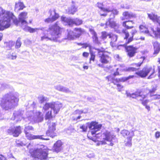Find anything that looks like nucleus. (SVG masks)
<instances>
[{
	"mask_svg": "<svg viewBox=\"0 0 160 160\" xmlns=\"http://www.w3.org/2000/svg\"><path fill=\"white\" fill-rule=\"evenodd\" d=\"M74 31L75 32L73 33V37L76 38H79L85 32L84 30L81 28H75Z\"/></svg>",
	"mask_w": 160,
	"mask_h": 160,
	"instance_id": "nucleus-23",
	"label": "nucleus"
},
{
	"mask_svg": "<svg viewBox=\"0 0 160 160\" xmlns=\"http://www.w3.org/2000/svg\"><path fill=\"white\" fill-rule=\"evenodd\" d=\"M106 79L108 82H111L113 84H115L116 82L120 81V79H119V78H115L111 75L107 76L106 77Z\"/></svg>",
	"mask_w": 160,
	"mask_h": 160,
	"instance_id": "nucleus-29",
	"label": "nucleus"
},
{
	"mask_svg": "<svg viewBox=\"0 0 160 160\" xmlns=\"http://www.w3.org/2000/svg\"><path fill=\"white\" fill-rule=\"evenodd\" d=\"M131 23L132 24H134V22L132 20H127L123 22L122 23V26L126 28V29H129L133 28L134 26L131 25Z\"/></svg>",
	"mask_w": 160,
	"mask_h": 160,
	"instance_id": "nucleus-24",
	"label": "nucleus"
},
{
	"mask_svg": "<svg viewBox=\"0 0 160 160\" xmlns=\"http://www.w3.org/2000/svg\"><path fill=\"white\" fill-rule=\"evenodd\" d=\"M157 90L156 87H153L149 91V93L152 96V94L154 93Z\"/></svg>",
	"mask_w": 160,
	"mask_h": 160,
	"instance_id": "nucleus-47",
	"label": "nucleus"
},
{
	"mask_svg": "<svg viewBox=\"0 0 160 160\" xmlns=\"http://www.w3.org/2000/svg\"><path fill=\"white\" fill-rule=\"evenodd\" d=\"M139 29L140 32L141 33L144 34H150V32L148 27L145 23L140 25L139 27Z\"/></svg>",
	"mask_w": 160,
	"mask_h": 160,
	"instance_id": "nucleus-25",
	"label": "nucleus"
},
{
	"mask_svg": "<svg viewBox=\"0 0 160 160\" xmlns=\"http://www.w3.org/2000/svg\"><path fill=\"white\" fill-rule=\"evenodd\" d=\"M59 14L58 13L55 12L54 15L51 17L52 21L53 22L57 20L59 18Z\"/></svg>",
	"mask_w": 160,
	"mask_h": 160,
	"instance_id": "nucleus-40",
	"label": "nucleus"
},
{
	"mask_svg": "<svg viewBox=\"0 0 160 160\" xmlns=\"http://www.w3.org/2000/svg\"><path fill=\"white\" fill-rule=\"evenodd\" d=\"M19 101L18 97L15 95L11 96V106L12 107H14L18 105Z\"/></svg>",
	"mask_w": 160,
	"mask_h": 160,
	"instance_id": "nucleus-26",
	"label": "nucleus"
},
{
	"mask_svg": "<svg viewBox=\"0 0 160 160\" xmlns=\"http://www.w3.org/2000/svg\"><path fill=\"white\" fill-rule=\"evenodd\" d=\"M89 53L87 52H83L82 55V56L85 58H87L89 56Z\"/></svg>",
	"mask_w": 160,
	"mask_h": 160,
	"instance_id": "nucleus-52",
	"label": "nucleus"
},
{
	"mask_svg": "<svg viewBox=\"0 0 160 160\" xmlns=\"http://www.w3.org/2000/svg\"><path fill=\"white\" fill-rule=\"evenodd\" d=\"M122 33L124 35L123 38L126 40V41L129 38V32L126 29H123L122 30Z\"/></svg>",
	"mask_w": 160,
	"mask_h": 160,
	"instance_id": "nucleus-35",
	"label": "nucleus"
},
{
	"mask_svg": "<svg viewBox=\"0 0 160 160\" xmlns=\"http://www.w3.org/2000/svg\"><path fill=\"white\" fill-rule=\"evenodd\" d=\"M108 37L110 39V45L113 48L116 47L117 45L115 42L118 40V35L112 32H110L109 33Z\"/></svg>",
	"mask_w": 160,
	"mask_h": 160,
	"instance_id": "nucleus-21",
	"label": "nucleus"
},
{
	"mask_svg": "<svg viewBox=\"0 0 160 160\" xmlns=\"http://www.w3.org/2000/svg\"><path fill=\"white\" fill-rule=\"evenodd\" d=\"M98 7L100 9L99 12L100 15L101 16L106 17L107 15V13L111 12L112 14L114 15H117L118 12L116 9L111 10L109 8H105L103 7V4L101 3H97Z\"/></svg>",
	"mask_w": 160,
	"mask_h": 160,
	"instance_id": "nucleus-11",
	"label": "nucleus"
},
{
	"mask_svg": "<svg viewBox=\"0 0 160 160\" xmlns=\"http://www.w3.org/2000/svg\"><path fill=\"white\" fill-rule=\"evenodd\" d=\"M61 107V105L55 102L46 103L43 107V109L44 111H47L49 108H51L54 111L55 114H58Z\"/></svg>",
	"mask_w": 160,
	"mask_h": 160,
	"instance_id": "nucleus-12",
	"label": "nucleus"
},
{
	"mask_svg": "<svg viewBox=\"0 0 160 160\" xmlns=\"http://www.w3.org/2000/svg\"><path fill=\"white\" fill-rule=\"evenodd\" d=\"M80 128L82 129V132H86L87 130V127L86 125L83 124L81 126Z\"/></svg>",
	"mask_w": 160,
	"mask_h": 160,
	"instance_id": "nucleus-45",
	"label": "nucleus"
},
{
	"mask_svg": "<svg viewBox=\"0 0 160 160\" xmlns=\"http://www.w3.org/2000/svg\"><path fill=\"white\" fill-rule=\"evenodd\" d=\"M22 42L20 39H18L16 42L15 47L16 48H19L21 45Z\"/></svg>",
	"mask_w": 160,
	"mask_h": 160,
	"instance_id": "nucleus-43",
	"label": "nucleus"
},
{
	"mask_svg": "<svg viewBox=\"0 0 160 160\" xmlns=\"http://www.w3.org/2000/svg\"><path fill=\"white\" fill-rule=\"evenodd\" d=\"M152 69L151 67L146 66L144 67L142 70L136 72V74L142 78L146 77Z\"/></svg>",
	"mask_w": 160,
	"mask_h": 160,
	"instance_id": "nucleus-16",
	"label": "nucleus"
},
{
	"mask_svg": "<svg viewBox=\"0 0 160 160\" xmlns=\"http://www.w3.org/2000/svg\"><path fill=\"white\" fill-rule=\"evenodd\" d=\"M141 60L139 61L138 63H133L131 64L132 67H128L126 69H122L121 67L118 68L116 69V71L113 73L114 76H119L121 74L119 73V71L122 72L123 71L128 72H134L138 71L140 68V67L144 62V61L146 59L145 56H142L139 58Z\"/></svg>",
	"mask_w": 160,
	"mask_h": 160,
	"instance_id": "nucleus-3",
	"label": "nucleus"
},
{
	"mask_svg": "<svg viewBox=\"0 0 160 160\" xmlns=\"http://www.w3.org/2000/svg\"><path fill=\"white\" fill-rule=\"evenodd\" d=\"M140 39L141 40H145V38L144 37H141L140 38Z\"/></svg>",
	"mask_w": 160,
	"mask_h": 160,
	"instance_id": "nucleus-60",
	"label": "nucleus"
},
{
	"mask_svg": "<svg viewBox=\"0 0 160 160\" xmlns=\"http://www.w3.org/2000/svg\"><path fill=\"white\" fill-rule=\"evenodd\" d=\"M155 35L157 38H160V29L158 28L157 29L155 33Z\"/></svg>",
	"mask_w": 160,
	"mask_h": 160,
	"instance_id": "nucleus-48",
	"label": "nucleus"
},
{
	"mask_svg": "<svg viewBox=\"0 0 160 160\" xmlns=\"http://www.w3.org/2000/svg\"><path fill=\"white\" fill-rule=\"evenodd\" d=\"M38 118H40L42 120H43V115L42 114V112H38Z\"/></svg>",
	"mask_w": 160,
	"mask_h": 160,
	"instance_id": "nucleus-50",
	"label": "nucleus"
},
{
	"mask_svg": "<svg viewBox=\"0 0 160 160\" xmlns=\"http://www.w3.org/2000/svg\"><path fill=\"white\" fill-rule=\"evenodd\" d=\"M148 16L149 19L155 23L158 24L160 26V16H158L157 14L152 12L150 13H148Z\"/></svg>",
	"mask_w": 160,
	"mask_h": 160,
	"instance_id": "nucleus-19",
	"label": "nucleus"
},
{
	"mask_svg": "<svg viewBox=\"0 0 160 160\" xmlns=\"http://www.w3.org/2000/svg\"><path fill=\"white\" fill-rule=\"evenodd\" d=\"M102 127L101 124H99L97 122L92 121L90 123L89 128L91 130L90 132L92 135H94L96 133L99 131Z\"/></svg>",
	"mask_w": 160,
	"mask_h": 160,
	"instance_id": "nucleus-15",
	"label": "nucleus"
},
{
	"mask_svg": "<svg viewBox=\"0 0 160 160\" xmlns=\"http://www.w3.org/2000/svg\"><path fill=\"white\" fill-rule=\"evenodd\" d=\"M87 47L89 48V50H91L92 46L90 45L87 43H83L82 48H86Z\"/></svg>",
	"mask_w": 160,
	"mask_h": 160,
	"instance_id": "nucleus-44",
	"label": "nucleus"
},
{
	"mask_svg": "<svg viewBox=\"0 0 160 160\" xmlns=\"http://www.w3.org/2000/svg\"><path fill=\"white\" fill-rule=\"evenodd\" d=\"M9 12H6L0 8V31L8 28L10 26Z\"/></svg>",
	"mask_w": 160,
	"mask_h": 160,
	"instance_id": "nucleus-5",
	"label": "nucleus"
},
{
	"mask_svg": "<svg viewBox=\"0 0 160 160\" xmlns=\"http://www.w3.org/2000/svg\"><path fill=\"white\" fill-rule=\"evenodd\" d=\"M30 156L36 160H45L48 158V152L46 149L37 148L29 150Z\"/></svg>",
	"mask_w": 160,
	"mask_h": 160,
	"instance_id": "nucleus-6",
	"label": "nucleus"
},
{
	"mask_svg": "<svg viewBox=\"0 0 160 160\" xmlns=\"http://www.w3.org/2000/svg\"><path fill=\"white\" fill-rule=\"evenodd\" d=\"M138 31L137 30L134 29L132 31L131 37L129 38L128 40L125 42L124 45H126L131 42L133 40L134 36L138 33Z\"/></svg>",
	"mask_w": 160,
	"mask_h": 160,
	"instance_id": "nucleus-30",
	"label": "nucleus"
},
{
	"mask_svg": "<svg viewBox=\"0 0 160 160\" xmlns=\"http://www.w3.org/2000/svg\"><path fill=\"white\" fill-rule=\"evenodd\" d=\"M94 49L98 51V57L100 62L97 61L96 64L99 67L103 68L104 65L110 63L111 60V58L110 56V53L105 51L103 48L101 49L99 48H93Z\"/></svg>",
	"mask_w": 160,
	"mask_h": 160,
	"instance_id": "nucleus-2",
	"label": "nucleus"
},
{
	"mask_svg": "<svg viewBox=\"0 0 160 160\" xmlns=\"http://www.w3.org/2000/svg\"><path fill=\"white\" fill-rule=\"evenodd\" d=\"M158 77L159 79H160V66H158Z\"/></svg>",
	"mask_w": 160,
	"mask_h": 160,
	"instance_id": "nucleus-54",
	"label": "nucleus"
},
{
	"mask_svg": "<svg viewBox=\"0 0 160 160\" xmlns=\"http://www.w3.org/2000/svg\"><path fill=\"white\" fill-rule=\"evenodd\" d=\"M53 112V113H52L51 110L47 112L45 115V119L46 120H48L52 118H53L55 117L56 115L57 114H55L54 111Z\"/></svg>",
	"mask_w": 160,
	"mask_h": 160,
	"instance_id": "nucleus-32",
	"label": "nucleus"
},
{
	"mask_svg": "<svg viewBox=\"0 0 160 160\" xmlns=\"http://www.w3.org/2000/svg\"><path fill=\"white\" fill-rule=\"evenodd\" d=\"M82 113V111L79 110H75L73 114V120H75L80 119L81 117L80 115Z\"/></svg>",
	"mask_w": 160,
	"mask_h": 160,
	"instance_id": "nucleus-33",
	"label": "nucleus"
},
{
	"mask_svg": "<svg viewBox=\"0 0 160 160\" xmlns=\"http://www.w3.org/2000/svg\"><path fill=\"white\" fill-rule=\"evenodd\" d=\"M11 56H12L11 58L12 59H15L17 58L16 55L15 54H14V53H12Z\"/></svg>",
	"mask_w": 160,
	"mask_h": 160,
	"instance_id": "nucleus-55",
	"label": "nucleus"
},
{
	"mask_svg": "<svg viewBox=\"0 0 160 160\" xmlns=\"http://www.w3.org/2000/svg\"><path fill=\"white\" fill-rule=\"evenodd\" d=\"M66 22L70 26H72L74 24V20L71 18H68Z\"/></svg>",
	"mask_w": 160,
	"mask_h": 160,
	"instance_id": "nucleus-41",
	"label": "nucleus"
},
{
	"mask_svg": "<svg viewBox=\"0 0 160 160\" xmlns=\"http://www.w3.org/2000/svg\"><path fill=\"white\" fill-rule=\"evenodd\" d=\"M27 15V12H21L18 15V19L13 13H11V21H12V23L16 26H18L20 22L22 25L27 24L28 22L25 20Z\"/></svg>",
	"mask_w": 160,
	"mask_h": 160,
	"instance_id": "nucleus-7",
	"label": "nucleus"
},
{
	"mask_svg": "<svg viewBox=\"0 0 160 160\" xmlns=\"http://www.w3.org/2000/svg\"><path fill=\"white\" fill-rule=\"evenodd\" d=\"M56 124L55 122H52L49 125L48 129L46 132V135L52 138L57 136L56 131Z\"/></svg>",
	"mask_w": 160,
	"mask_h": 160,
	"instance_id": "nucleus-14",
	"label": "nucleus"
},
{
	"mask_svg": "<svg viewBox=\"0 0 160 160\" xmlns=\"http://www.w3.org/2000/svg\"><path fill=\"white\" fill-rule=\"evenodd\" d=\"M25 8L26 6L22 2H19L16 3L14 10L15 11L18 12L20 10H22Z\"/></svg>",
	"mask_w": 160,
	"mask_h": 160,
	"instance_id": "nucleus-27",
	"label": "nucleus"
},
{
	"mask_svg": "<svg viewBox=\"0 0 160 160\" xmlns=\"http://www.w3.org/2000/svg\"><path fill=\"white\" fill-rule=\"evenodd\" d=\"M21 127L18 126L14 128L12 134L14 137H17L21 133Z\"/></svg>",
	"mask_w": 160,
	"mask_h": 160,
	"instance_id": "nucleus-31",
	"label": "nucleus"
},
{
	"mask_svg": "<svg viewBox=\"0 0 160 160\" xmlns=\"http://www.w3.org/2000/svg\"><path fill=\"white\" fill-rule=\"evenodd\" d=\"M121 133L123 137H126L124 141L125 145L126 147H131L132 145V138L134 135V132L124 129L121 131Z\"/></svg>",
	"mask_w": 160,
	"mask_h": 160,
	"instance_id": "nucleus-8",
	"label": "nucleus"
},
{
	"mask_svg": "<svg viewBox=\"0 0 160 160\" xmlns=\"http://www.w3.org/2000/svg\"><path fill=\"white\" fill-rule=\"evenodd\" d=\"M2 33H0V41H1L2 39Z\"/></svg>",
	"mask_w": 160,
	"mask_h": 160,
	"instance_id": "nucleus-59",
	"label": "nucleus"
},
{
	"mask_svg": "<svg viewBox=\"0 0 160 160\" xmlns=\"http://www.w3.org/2000/svg\"><path fill=\"white\" fill-rule=\"evenodd\" d=\"M62 29L56 22L50 26L47 31L49 32L52 36H58L61 34Z\"/></svg>",
	"mask_w": 160,
	"mask_h": 160,
	"instance_id": "nucleus-13",
	"label": "nucleus"
},
{
	"mask_svg": "<svg viewBox=\"0 0 160 160\" xmlns=\"http://www.w3.org/2000/svg\"><path fill=\"white\" fill-rule=\"evenodd\" d=\"M155 136L156 138H158L160 137V132L157 131L155 134Z\"/></svg>",
	"mask_w": 160,
	"mask_h": 160,
	"instance_id": "nucleus-51",
	"label": "nucleus"
},
{
	"mask_svg": "<svg viewBox=\"0 0 160 160\" xmlns=\"http://www.w3.org/2000/svg\"><path fill=\"white\" fill-rule=\"evenodd\" d=\"M25 29L31 33L34 32L38 29L37 28H32L28 26L26 27Z\"/></svg>",
	"mask_w": 160,
	"mask_h": 160,
	"instance_id": "nucleus-37",
	"label": "nucleus"
},
{
	"mask_svg": "<svg viewBox=\"0 0 160 160\" xmlns=\"http://www.w3.org/2000/svg\"><path fill=\"white\" fill-rule=\"evenodd\" d=\"M158 62L159 63V64H160V58H158Z\"/></svg>",
	"mask_w": 160,
	"mask_h": 160,
	"instance_id": "nucleus-61",
	"label": "nucleus"
},
{
	"mask_svg": "<svg viewBox=\"0 0 160 160\" xmlns=\"http://www.w3.org/2000/svg\"><path fill=\"white\" fill-rule=\"evenodd\" d=\"M87 136L89 139L95 142H98V144H99L104 145L107 144L106 141L109 142L110 143L109 145L110 146H113L114 145L112 140L115 137L107 130L102 131L100 132L95 134L94 138L92 137L89 133Z\"/></svg>",
	"mask_w": 160,
	"mask_h": 160,
	"instance_id": "nucleus-1",
	"label": "nucleus"
},
{
	"mask_svg": "<svg viewBox=\"0 0 160 160\" xmlns=\"http://www.w3.org/2000/svg\"><path fill=\"white\" fill-rule=\"evenodd\" d=\"M78 45L82 46H83V43H80L78 44Z\"/></svg>",
	"mask_w": 160,
	"mask_h": 160,
	"instance_id": "nucleus-62",
	"label": "nucleus"
},
{
	"mask_svg": "<svg viewBox=\"0 0 160 160\" xmlns=\"http://www.w3.org/2000/svg\"><path fill=\"white\" fill-rule=\"evenodd\" d=\"M101 38L102 39L104 40L106 39L107 36H109V33H108L106 31H103L101 32Z\"/></svg>",
	"mask_w": 160,
	"mask_h": 160,
	"instance_id": "nucleus-39",
	"label": "nucleus"
},
{
	"mask_svg": "<svg viewBox=\"0 0 160 160\" xmlns=\"http://www.w3.org/2000/svg\"><path fill=\"white\" fill-rule=\"evenodd\" d=\"M120 47H124L127 55L130 58L134 57L137 52L138 48L134 45H131L128 46L123 45H120L117 46L118 49H120Z\"/></svg>",
	"mask_w": 160,
	"mask_h": 160,
	"instance_id": "nucleus-10",
	"label": "nucleus"
},
{
	"mask_svg": "<svg viewBox=\"0 0 160 160\" xmlns=\"http://www.w3.org/2000/svg\"><path fill=\"white\" fill-rule=\"evenodd\" d=\"M63 143L60 140H57L53 145L52 151L53 152L58 153L63 149Z\"/></svg>",
	"mask_w": 160,
	"mask_h": 160,
	"instance_id": "nucleus-17",
	"label": "nucleus"
},
{
	"mask_svg": "<svg viewBox=\"0 0 160 160\" xmlns=\"http://www.w3.org/2000/svg\"><path fill=\"white\" fill-rule=\"evenodd\" d=\"M145 91V89H138L134 92L130 94V97L134 98L138 97L142 98L140 99L142 104L145 107L148 111H149L150 110V107L149 105H148L149 100L145 99L147 97V95L144 94Z\"/></svg>",
	"mask_w": 160,
	"mask_h": 160,
	"instance_id": "nucleus-4",
	"label": "nucleus"
},
{
	"mask_svg": "<svg viewBox=\"0 0 160 160\" xmlns=\"http://www.w3.org/2000/svg\"><path fill=\"white\" fill-rule=\"evenodd\" d=\"M160 111V109H159Z\"/></svg>",
	"mask_w": 160,
	"mask_h": 160,
	"instance_id": "nucleus-64",
	"label": "nucleus"
},
{
	"mask_svg": "<svg viewBox=\"0 0 160 160\" xmlns=\"http://www.w3.org/2000/svg\"><path fill=\"white\" fill-rule=\"evenodd\" d=\"M77 10V8L75 7H72L69 10V12L72 14H74Z\"/></svg>",
	"mask_w": 160,
	"mask_h": 160,
	"instance_id": "nucleus-42",
	"label": "nucleus"
},
{
	"mask_svg": "<svg viewBox=\"0 0 160 160\" xmlns=\"http://www.w3.org/2000/svg\"><path fill=\"white\" fill-rule=\"evenodd\" d=\"M83 68L84 69H88V66L84 65L83 66Z\"/></svg>",
	"mask_w": 160,
	"mask_h": 160,
	"instance_id": "nucleus-58",
	"label": "nucleus"
},
{
	"mask_svg": "<svg viewBox=\"0 0 160 160\" xmlns=\"http://www.w3.org/2000/svg\"><path fill=\"white\" fill-rule=\"evenodd\" d=\"M155 73V70L154 69H153L152 72L151 73L148 77V79H150L152 78H154L155 77V75H154Z\"/></svg>",
	"mask_w": 160,
	"mask_h": 160,
	"instance_id": "nucleus-46",
	"label": "nucleus"
},
{
	"mask_svg": "<svg viewBox=\"0 0 160 160\" xmlns=\"http://www.w3.org/2000/svg\"><path fill=\"white\" fill-rule=\"evenodd\" d=\"M68 18H67L65 17L62 16L61 18V21L66 22Z\"/></svg>",
	"mask_w": 160,
	"mask_h": 160,
	"instance_id": "nucleus-53",
	"label": "nucleus"
},
{
	"mask_svg": "<svg viewBox=\"0 0 160 160\" xmlns=\"http://www.w3.org/2000/svg\"><path fill=\"white\" fill-rule=\"evenodd\" d=\"M44 22L47 23L52 22L53 21H52L51 18H48L44 20Z\"/></svg>",
	"mask_w": 160,
	"mask_h": 160,
	"instance_id": "nucleus-49",
	"label": "nucleus"
},
{
	"mask_svg": "<svg viewBox=\"0 0 160 160\" xmlns=\"http://www.w3.org/2000/svg\"><path fill=\"white\" fill-rule=\"evenodd\" d=\"M34 128L32 126H28L25 128L24 130V132L27 138L29 140H32L35 139H40L42 140H48V138H42L43 135H33L30 132V131H33Z\"/></svg>",
	"mask_w": 160,
	"mask_h": 160,
	"instance_id": "nucleus-9",
	"label": "nucleus"
},
{
	"mask_svg": "<svg viewBox=\"0 0 160 160\" xmlns=\"http://www.w3.org/2000/svg\"><path fill=\"white\" fill-rule=\"evenodd\" d=\"M32 22V20H29V23H31Z\"/></svg>",
	"mask_w": 160,
	"mask_h": 160,
	"instance_id": "nucleus-63",
	"label": "nucleus"
},
{
	"mask_svg": "<svg viewBox=\"0 0 160 160\" xmlns=\"http://www.w3.org/2000/svg\"><path fill=\"white\" fill-rule=\"evenodd\" d=\"M46 99L44 97H42L41 99L40 100V102L41 103H43L45 101Z\"/></svg>",
	"mask_w": 160,
	"mask_h": 160,
	"instance_id": "nucleus-56",
	"label": "nucleus"
},
{
	"mask_svg": "<svg viewBox=\"0 0 160 160\" xmlns=\"http://www.w3.org/2000/svg\"><path fill=\"white\" fill-rule=\"evenodd\" d=\"M90 56L89 60V63H91V62H94L95 61L96 55L91 50L89 51Z\"/></svg>",
	"mask_w": 160,
	"mask_h": 160,
	"instance_id": "nucleus-34",
	"label": "nucleus"
},
{
	"mask_svg": "<svg viewBox=\"0 0 160 160\" xmlns=\"http://www.w3.org/2000/svg\"><path fill=\"white\" fill-rule=\"evenodd\" d=\"M135 76L134 75H129L127 77H122L121 78H119V79H120V81L116 82L115 84H113L117 86V89L119 91H121L123 88V86L119 83L120 82H125L129 79L133 78Z\"/></svg>",
	"mask_w": 160,
	"mask_h": 160,
	"instance_id": "nucleus-18",
	"label": "nucleus"
},
{
	"mask_svg": "<svg viewBox=\"0 0 160 160\" xmlns=\"http://www.w3.org/2000/svg\"><path fill=\"white\" fill-rule=\"evenodd\" d=\"M108 24L112 28H115L117 26V24L116 22L114 21H112L111 18H109L108 20Z\"/></svg>",
	"mask_w": 160,
	"mask_h": 160,
	"instance_id": "nucleus-36",
	"label": "nucleus"
},
{
	"mask_svg": "<svg viewBox=\"0 0 160 160\" xmlns=\"http://www.w3.org/2000/svg\"><path fill=\"white\" fill-rule=\"evenodd\" d=\"M74 24L76 26H79L82 23V20L76 18L74 20Z\"/></svg>",
	"mask_w": 160,
	"mask_h": 160,
	"instance_id": "nucleus-38",
	"label": "nucleus"
},
{
	"mask_svg": "<svg viewBox=\"0 0 160 160\" xmlns=\"http://www.w3.org/2000/svg\"><path fill=\"white\" fill-rule=\"evenodd\" d=\"M48 38L47 36H42L41 37V40H43L46 39Z\"/></svg>",
	"mask_w": 160,
	"mask_h": 160,
	"instance_id": "nucleus-57",
	"label": "nucleus"
},
{
	"mask_svg": "<svg viewBox=\"0 0 160 160\" xmlns=\"http://www.w3.org/2000/svg\"><path fill=\"white\" fill-rule=\"evenodd\" d=\"M122 14L123 17L121 18L122 20L135 18L137 17L135 14L132 12H129L127 11L123 12Z\"/></svg>",
	"mask_w": 160,
	"mask_h": 160,
	"instance_id": "nucleus-20",
	"label": "nucleus"
},
{
	"mask_svg": "<svg viewBox=\"0 0 160 160\" xmlns=\"http://www.w3.org/2000/svg\"><path fill=\"white\" fill-rule=\"evenodd\" d=\"M152 45L154 49L153 54L154 56H156L160 51V43L157 41H155L152 42Z\"/></svg>",
	"mask_w": 160,
	"mask_h": 160,
	"instance_id": "nucleus-22",
	"label": "nucleus"
},
{
	"mask_svg": "<svg viewBox=\"0 0 160 160\" xmlns=\"http://www.w3.org/2000/svg\"><path fill=\"white\" fill-rule=\"evenodd\" d=\"M92 34V38L93 42L98 44H100V42L98 40L97 35L96 32L93 29H90V30Z\"/></svg>",
	"mask_w": 160,
	"mask_h": 160,
	"instance_id": "nucleus-28",
	"label": "nucleus"
}]
</instances>
